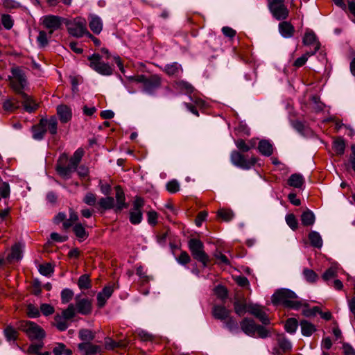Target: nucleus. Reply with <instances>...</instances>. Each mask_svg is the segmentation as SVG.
Here are the masks:
<instances>
[{"instance_id": "58836bf2", "label": "nucleus", "mask_w": 355, "mask_h": 355, "mask_svg": "<svg viewBox=\"0 0 355 355\" xmlns=\"http://www.w3.org/2000/svg\"><path fill=\"white\" fill-rule=\"evenodd\" d=\"M299 323L296 318H289L284 324V329L288 334H293L296 332Z\"/></svg>"}, {"instance_id": "0eeeda50", "label": "nucleus", "mask_w": 355, "mask_h": 355, "mask_svg": "<svg viewBox=\"0 0 355 355\" xmlns=\"http://www.w3.org/2000/svg\"><path fill=\"white\" fill-rule=\"evenodd\" d=\"M78 166L73 165L71 161H69L68 156L66 153H62L59 157L55 170L58 174L64 178H70L71 174L76 171Z\"/></svg>"}, {"instance_id": "6e6d98bb", "label": "nucleus", "mask_w": 355, "mask_h": 355, "mask_svg": "<svg viewBox=\"0 0 355 355\" xmlns=\"http://www.w3.org/2000/svg\"><path fill=\"white\" fill-rule=\"evenodd\" d=\"M217 216L227 222L232 219L234 213L230 209H220L218 211Z\"/></svg>"}, {"instance_id": "13d9d810", "label": "nucleus", "mask_w": 355, "mask_h": 355, "mask_svg": "<svg viewBox=\"0 0 355 355\" xmlns=\"http://www.w3.org/2000/svg\"><path fill=\"white\" fill-rule=\"evenodd\" d=\"M1 24L6 30H10L14 25V20L8 14L1 15Z\"/></svg>"}, {"instance_id": "de8ad7c7", "label": "nucleus", "mask_w": 355, "mask_h": 355, "mask_svg": "<svg viewBox=\"0 0 355 355\" xmlns=\"http://www.w3.org/2000/svg\"><path fill=\"white\" fill-rule=\"evenodd\" d=\"M44 347V343L42 340L38 341L37 343H31L26 350V353L28 354L37 355L40 354V350Z\"/></svg>"}, {"instance_id": "9d476101", "label": "nucleus", "mask_w": 355, "mask_h": 355, "mask_svg": "<svg viewBox=\"0 0 355 355\" xmlns=\"http://www.w3.org/2000/svg\"><path fill=\"white\" fill-rule=\"evenodd\" d=\"M69 33L76 37H82L87 35V23L85 19L76 17L66 23Z\"/></svg>"}, {"instance_id": "e2e57ef3", "label": "nucleus", "mask_w": 355, "mask_h": 355, "mask_svg": "<svg viewBox=\"0 0 355 355\" xmlns=\"http://www.w3.org/2000/svg\"><path fill=\"white\" fill-rule=\"evenodd\" d=\"M166 190L171 193H175L180 190V184L177 180L169 181L166 185Z\"/></svg>"}, {"instance_id": "e433bc0d", "label": "nucleus", "mask_w": 355, "mask_h": 355, "mask_svg": "<svg viewBox=\"0 0 355 355\" xmlns=\"http://www.w3.org/2000/svg\"><path fill=\"white\" fill-rule=\"evenodd\" d=\"M318 42L319 41L318 40L315 33L312 30L307 28L302 39L303 44L304 46H309L311 44H315V46H316V42Z\"/></svg>"}, {"instance_id": "39448f33", "label": "nucleus", "mask_w": 355, "mask_h": 355, "mask_svg": "<svg viewBox=\"0 0 355 355\" xmlns=\"http://www.w3.org/2000/svg\"><path fill=\"white\" fill-rule=\"evenodd\" d=\"M188 248L194 259L207 267L210 261L209 255L204 250V244L199 239L192 238L188 241Z\"/></svg>"}, {"instance_id": "774afa93", "label": "nucleus", "mask_w": 355, "mask_h": 355, "mask_svg": "<svg viewBox=\"0 0 355 355\" xmlns=\"http://www.w3.org/2000/svg\"><path fill=\"white\" fill-rule=\"evenodd\" d=\"M176 260L180 264L186 265L191 261V257L186 251H182L179 257L176 258Z\"/></svg>"}, {"instance_id": "b1692460", "label": "nucleus", "mask_w": 355, "mask_h": 355, "mask_svg": "<svg viewBox=\"0 0 355 355\" xmlns=\"http://www.w3.org/2000/svg\"><path fill=\"white\" fill-rule=\"evenodd\" d=\"M279 32L284 38H291L295 33V28L292 24L287 21H283L279 24Z\"/></svg>"}, {"instance_id": "c756f323", "label": "nucleus", "mask_w": 355, "mask_h": 355, "mask_svg": "<svg viewBox=\"0 0 355 355\" xmlns=\"http://www.w3.org/2000/svg\"><path fill=\"white\" fill-rule=\"evenodd\" d=\"M21 246L19 243H15L12 246L11 252L7 256V262L11 263L12 260L19 261L22 258Z\"/></svg>"}, {"instance_id": "a211bd4d", "label": "nucleus", "mask_w": 355, "mask_h": 355, "mask_svg": "<svg viewBox=\"0 0 355 355\" xmlns=\"http://www.w3.org/2000/svg\"><path fill=\"white\" fill-rule=\"evenodd\" d=\"M114 189L116 191L115 198L116 200L114 211L115 213H119L123 209L128 208V204L125 202V196L122 187L120 185H117Z\"/></svg>"}, {"instance_id": "20e7f679", "label": "nucleus", "mask_w": 355, "mask_h": 355, "mask_svg": "<svg viewBox=\"0 0 355 355\" xmlns=\"http://www.w3.org/2000/svg\"><path fill=\"white\" fill-rule=\"evenodd\" d=\"M15 325L19 331L24 332L30 340H42L45 336V331L37 323L29 320H20Z\"/></svg>"}, {"instance_id": "0e129e2a", "label": "nucleus", "mask_w": 355, "mask_h": 355, "mask_svg": "<svg viewBox=\"0 0 355 355\" xmlns=\"http://www.w3.org/2000/svg\"><path fill=\"white\" fill-rule=\"evenodd\" d=\"M256 333L260 338H266L270 336V331L267 329L263 324H257L256 327Z\"/></svg>"}, {"instance_id": "a19ab883", "label": "nucleus", "mask_w": 355, "mask_h": 355, "mask_svg": "<svg viewBox=\"0 0 355 355\" xmlns=\"http://www.w3.org/2000/svg\"><path fill=\"white\" fill-rule=\"evenodd\" d=\"M176 88L185 92L187 94H191L194 92V87L189 83L184 80H178L175 82Z\"/></svg>"}, {"instance_id": "f3484780", "label": "nucleus", "mask_w": 355, "mask_h": 355, "mask_svg": "<svg viewBox=\"0 0 355 355\" xmlns=\"http://www.w3.org/2000/svg\"><path fill=\"white\" fill-rule=\"evenodd\" d=\"M18 94L20 95L21 98V104L26 112L33 113L38 109L39 104L37 103L31 96H28L24 92Z\"/></svg>"}, {"instance_id": "4468645a", "label": "nucleus", "mask_w": 355, "mask_h": 355, "mask_svg": "<svg viewBox=\"0 0 355 355\" xmlns=\"http://www.w3.org/2000/svg\"><path fill=\"white\" fill-rule=\"evenodd\" d=\"M63 19L56 15H46L44 17L42 24L45 28L50 29L49 34L51 35L54 31L60 28Z\"/></svg>"}, {"instance_id": "5fc2aeb1", "label": "nucleus", "mask_w": 355, "mask_h": 355, "mask_svg": "<svg viewBox=\"0 0 355 355\" xmlns=\"http://www.w3.org/2000/svg\"><path fill=\"white\" fill-rule=\"evenodd\" d=\"M236 146L239 148L241 152H248L250 149L255 147V144L254 143L252 146H250L248 144H246L245 141L243 139H239L235 141Z\"/></svg>"}, {"instance_id": "423d86ee", "label": "nucleus", "mask_w": 355, "mask_h": 355, "mask_svg": "<svg viewBox=\"0 0 355 355\" xmlns=\"http://www.w3.org/2000/svg\"><path fill=\"white\" fill-rule=\"evenodd\" d=\"M12 77L9 76L10 86L16 94L22 93L27 85V79L24 71L19 67H12Z\"/></svg>"}, {"instance_id": "f03ea898", "label": "nucleus", "mask_w": 355, "mask_h": 355, "mask_svg": "<svg viewBox=\"0 0 355 355\" xmlns=\"http://www.w3.org/2000/svg\"><path fill=\"white\" fill-rule=\"evenodd\" d=\"M47 131L52 135L57 134L58 120L55 116L49 119L42 118L38 123L31 127L32 137L35 140H42Z\"/></svg>"}, {"instance_id": "37998d69", "label": "nucleus", "mask_w": 355, "mask_h": 355, "mask_svg": "<svg viewBox=\"0 0 355 355\" xmlns=\"http://www.w3.org/2000/svg\"><path fill=\"white\" fill-rule=\"evenodd\" d=\"M78 286L80 289H89L92 287V281L88 274L80 276L78 280Z\"/></svg>"}, {"instance_id": "864d4df0", "label": "nucleus", "mask_w": 355, "mask_h": 355, "mask_svg": "<svg viewBox=\"0 0 355 355\" xmlns=\"http://www.w3.org/2000/svg\"><path fill=\"white\" fill-rule=\"evenodd\" d=\"M75 310L76 308L73 304H69L67 308L62 311V317L64 318L65 320H71L76 315Z\"/></svg>"}, {"instance_id": "bb28decb", "label": "nucleus", "mask_w": 355, "mask_h": 355, "mask_svg": "<svg viewBox=\"0 0 355 355\" xmlns=\"http://www.w3.org/2000/svg\"><path fill=\"white\" fill-rule=\"evenodd\" d=\"M345 148L346 142L342 137H338L334 139L332 143V149L336 155H343L345 153Z\"/></svg>"}, {"instance_id": "6ab92c4d", "label": "nucleus", "mask_w": 355, "mask_h": 355, "mask_svg": "<svg viewBox=\"0 0 355 355\" xmlns=\"http://www.w3.org/2000/svg\"><path fill=\"white\" fill-rule=\"evenodd\" d=\"M242 331L246 335L254 337L256 334V327L257 324L252 318H244L240 322Z\"/></svg>"}, {"instance_id": "7c9ffc66", "label": "nucleus", "mask_w": 355, "mask_h": 355, "mask_svg": "<svg viewBox=\"0 0 355 355\" xmlns=\"http://www.w3.org/2000/svg\"><path fill=\"white\" fill-rule=\"evenodd\" d=\"M258 149L261 155L266 157H269L273 153L272 145L266 139H262L259 142Z\"/></svg>"}, {"instance_id": "a878e982", "label": "nucleus", "mask_w": 355, "mask_h": 355, "mask_svg": "<svg viewBox=\"0 0 355 355\" xmlns=\"http://www.w3.org/2000/svg\"><path fill=\"white\" fill-rule=\"evenodd\" d=\"M57 114L63 123L69 121L72 117L71 110L66 105H60L57 107Z\"/></svg>"}, {"instance_id": "2f4dec72", "label": "nucleus", "mask_w": 355, "mask_h": 355, "mask_svg": "<svg viewBox=\"0 0 355 355\" xmlns=\"http://www.w3.org/2000/svg\"><path fill=\"white\" fill-rule=\"evenodd\" d=\"M163 71L169 76H178L179 73H182L183 69L179 63L175 62L171 64H167L165 65Z\"/></svg>"}, {"instance_id": "bf43d9fd", "label": "nucleus", "mask_w": 355, "mask_h": 355, "mask_svg": "<svg viewBox=\"0 0 355 355\" xmlns=\"http://www.w3.org/2000/svg\"><path fill=\"white\" fill-rule=\"evenodd\" d=\"M304 306L308 307L309 304H306ZM319 312H320V308L319 306H315L311 309H304L302 311V315L305 317L310 318L315 316L317 313H319Z\"/></svg>"}, {"instance_id": "3c124183", "label": "nucleus", "mask_w": 355, "mask_h": 355, "mask_svg": "<svg viewBox=\"0 0 355 355\" xmlns=\"http://www.w3.org/2000/svg\"><path fill=\"white\" fill-rule=\"evenodd\" d=\"M214 293L218 298L225 300L228 295L227 288L223 285H218L214 288Z\"/></svg>"}, {"instance_id": "473e14b6", "label": "nucleus", "mask_w": 355, "mask_h": 355, "mask_svg": "<svg viewBox=\"0 0 355 355\" xmlns=\"http://www.w3.org/2000/svg\"><path fill=\"white\" fill-rule=\"evenodd\" d=\"M300 325L301 327L302 334L304 336H311L317 330L313 324L306 320H301Z\"/></svg>"}, {"instance_id": "dca6fc26", "label": "nucleus", "mask_w": 355, "mask_h": 355, "mask_svg": "<svg viewBox=\"0 0 355 355\" xmlns=\"http://www.w3.org/2000/svg\"><path fill=\"white\" fill-rule=\"evenodd\" d=\"M76 306L78 313L83 315H89L92 311V301L87 298L78 299V296L76 297Z\"/></svg>"}, {"instance_id": "4d7b16f0", "label": "nucleus", "mask_w": 355, "mask_h": 355, "mask_svg": "<svg viewBox=\"0 0 355 355\" xmlns=\"http://www.w3.org/2000/svg\"><path fill=\"white\" fill-rule=\"evenodd\" d=\"M73 292L70 288H64L61 292V302L62 304H65L69 302L73 297Z\"/></svg>"}, {"instance_id": "ddd939ff", "label": "nucleus", "mask_w": 355, "mask_h": 355, "mask_svg": "<svg viewBox=\"0 0 355 355\" xmlns=\"http://www.w3.org/2000/svg\"><path fill=\"white\" fill-rule=\"evenodd\" d=\"M249 313L257 318L263 325H269L270 319L263 310V307L257 304H251L249 307Z\"/></svg>"}, {"instance_id": "412c9836", "label": "nucleus", "mask_w": 355, "mask_h": 355, "mask_svg": "<svg viewBox=\"0 0 355 355\" xmlns=\"http://www.w3.org/2000/svg\"><path fill=\"white\" fill-rule=\"evenodd\" d=\"M96 207L101 214H103L106 210L112 209H114L115 205L114 198L111 196H107L105 198H100L97 202Z\"/></svg>"}, {"instance_id": "69168bd1", "label": "nucleus", "mask_w": 355, "mask_h": 355, "mask_svg": "<svg viewBox=\"0 0 355 355\" xmlns=\"http://www.w3.org/2000/svg\"><path fill=\"white\" fill-rule=\"evenodd\" d=\"M214 257L218 261V264H223L225 266H230V261L228 258L223 254L220 251L216 250L214 254Z\"/></svg>"}, {"instance_id": "ea45409f", "label": "nucleus", "mask_w": 355, "mask_h": 355, "mask_svg": "<svg viewBox=\"0 0 355 355\" xmlns=\"http://www.w3.org/2000/svg\"><path fill=\"white\" fill-rule=\"evenodd\" d=\"M78 337L83 342H92L95 338V333L88 329H81L78 331Z\"/></svg>"}, {"instance_id": "1a4fd4ad", "label": "nucleus", "mask_w": 355, "mask_h": 355, "mask_svg": "<svg viewBox=\"0 0 355 355\" xmlns=\"http://www.w3.org/2000/svg\"><path fill=\"white\" fill-rule=\"evenodd\" d=\"M230 160L234 166L244 170H249L256 164L258 159L254 156L247 159V157L239 151L233 150L230 155Z\"/></svg>"}, {"instance_id": "79ce46f5", "label": "nucleus", "mask_w": 355, "mask_h": 355, "mask_svg": "<svg viewBox=\"0 0 355 355\" xmlns=\"http://www.w3.org/2000/svg\"><path fill=\"white\" fill-rule=\"evenodd\" d=\"M3 109L7 112H14L19 107V101L16 99H8L3 103Z\"/></svg>"}, {"instance_id": "c03bdc74", "label": "nucleus", "mask_w": 355, "mask_h": 355, "mask_svg": "<svg viewBox=\"0 0 355 355\" xmlns=\"http://www.w3.org/2000/svg\"><path fill=\"white\" fill-rule=\"evenodd\" d=\"M84 154L85 150L83 148H79L73 153V155L69 159V161H71L73 165L78 166Z\"/></svg>"}, {"instance_id": "f704fd0d", "label": "nucleus", "mask_w": 355, "mask_h": 355, "mask_svg": "<svg viewBox=\"0 0 355 355\" xmlns=\"http://www.w3.org/2000/svg\"><path fill=\"white\" fill-rule=\"evenodd\" d=\"M311 246L320 249L322 247V239L320 234L316 231H311L308 236Z\"/></svg>"}, {"instance_id": "f257e3e1", "label": "nucleus", "mask_w": 355, "mask_h": 355, "mask_svg": "<svg viewBox=\"0 0 355 355\" xmlns=\"http://www.w3.org/2000/svg\"><path fill=\"white\" fill-rule=\"evenodd\" d=\"M297 295L288 288L277 289L271 297L273 305H282L285 308L298 310L302 306L300 301L296 300Z\"/></svg>"}, {"instance_id": "a18cd8bd", "label": "nucleus", "mask_w": 355, "mask_h": 355, "mask_svg": "<svg viewBox=\"0 0 355 355\" xmlns=\"http://www.w3.org/2000/svg\"><path fill=\"white\" fill-rule=\"evenodd\" d=\"M84 154L85 150L83 148H79L73 153V155L69 159V161H71L73 165L78 166Z\"/></svg>"}, {"instance_id": "2eb2a0df", "label": "nucleus", "mask_w": 355, "mask_h": 355, "mask_svg": "<svg viewBox=\"0 0 355 355\" xmlns=\"http://www.w3.org/2000/svg\"><path fill=\"white\" fill-rule=\"evenodd\" d=\"M81 355H96L101 352V347L92 342H82L78 345Z\"/></svg>"}, {"instance_id": "052dcab7", "label": "nucleus", "mask_w": 355, "mask_h": 355, "mask_svg": "<svg viewBox=\"0 0 355 355\" xmlns=\"http://www.w3.org/2000/svg\"><path fill=\"white\" fill-rule=\"evenodd\" d=\"M286 222L292 230H296L298 227V222L293 214H289L286 216Z\"/></svg>"}, {"instance_id": "cd10ccee", "label": "nucleus", "mask_w": 355, "mask_h": 355, "mask_svg": "<svg viewBox=\"0 0 355 355\" xmlns=\"http://www.w3.org/2000/svg\"><path fill=\"white\" fill-rule=\"evenodd\" d=\"M18 329L16 327H14L11 324L7 325L6 327L3 330V334L6 338V340L8 342H15L19 337Z\"/></svg>"}, {"instance_id": "338daca9", "label": "nucleus", "mask_w": 355, "mask_h": 355, "mask_svg": "<svg viewBox=\"0 0 355 355\" xmlns=\"http://www.w3.org/2000/svg\"><path fill=\"white\" fill-rule=\"evenodd\" d=\"M27 315L31 318H35L40 315L39 309L32 304L27 306Z\"/></svg>"}, {"instance_id": "c9c22d12", "label": "nucleus", "mask_w": 355, "mask_h": 355, "mask_svg": "<svg viewBox=\"0 0 355 355\" xmlns=\"http://www.w3.org/2000/svg\"><path fill=\"white\" fill-rule=\"evenodd\" d=\"M315 215L310 209H307L301 215V222L304 226H311L315 223Z\"/></svg>"}, {"instance_id": "393cba45", "label": "nucleus", "mask_w": 355, "mask_h": 355, "mask_svg": "<svg viewBox=\"0 0 355 355\" xmlns=\"http://www.w3.org/2000/svg\"><path fill=\"white\" fill-rule=\"evenodd\" d=\"M89 26L94 34L98 35L103 29V21L98 16L90 15L89 16Z\"/></svg>"}, {"instance_id": "603ef678", "label": "nucleus", "mask_w": 355, "mask_h": 355, "mask_svg": "<svg viewBox=\"0 0 355 355\" xmlns=\"http://www.w3.org/2000/svg\"><path fill=\"white\" fill-rule=\"evenodd\" d=\"M54 320L55 322V326L59 331H63L68 328V324L66 321L67 320L62 316L57 315L55 316Z\"/></svg>"}, {"instance_id": "c85d7f7f", "label": "nucleus", "mask_w": 355, "mask_h": 355, "mask_svg": "<svg viewBox=\"0 0 355 355\" xmlns=\"http://www.w3.org/2000/svg\"><path fill=\"white\" fill-rule=\"evenodd\" d=\"M304 183L303 176L300 173L292 174L287 180V184L292 187L300 189Z\"/></svg>"}, {"instance_id": "09e8293b", "label": "nucleus", "mask_w": 355, "mask_h": 355, "mask_svg": "<svg viewBox=\"0 0 355 355\" xmlns=\"http://www.w3.org/2000/svg\"><path fill=\"white\" fill-rule=\"evenodd\" d=\"M39 272L44 276H51L54 272V268L50 263L41 264L39 266Z\"/></svg>"}, {"instance_id": "6e6552de", "label": "nucleus", "mask_w": 355, "mask_h": 355, "mask_svg": "<svg viewBox=\"0 0 355 355\" xmlns=\"http://www.w3.org/2000/svg\"><path fill=\"white\" fill-rule=\"evenodd\" d=\"M89 67L103 76H110L113 73L114 69L109 64L101 61L102 57L98 53H93L88 56Z\"/></svg>"}, {"instance_id": "aec40b11", "label": "nucleus", "mask_w": 355, "mask_h": 355, "mask_svg": "<svg viewBox=\"0 0 355 355\" xmlns=\"http://www.w3.org/2000/svg\"><path fill=\"white\" fill-rule=\"evenodd\" d=\"M234 312L239 316H243L246 312L249 313V307L251 304H248L245 297H235L234 301Z\"/></svg>"}, {"instance_id": "9b49d317", "label": "nucleus", "mask_w": 355, "mask_h": 355, "mask_svg": "<svg viewBox=\"0 0 355 355\" xmlns=\"http://www.w3.org/2000/svg\"><path fill=\"white\" fill-rule=\"evenodd\" d=\"M145 205V200L139 196H135L134 198L132 208L130 210L129 220L132 225H139L143 219L142 208Z\"/></svg>"}, {"instance_id": "72a5a7b5", "label": "nucleus", "mask_w": 355, "mask_h": 355, "mask_svg": "<svg viewBox=\"0 0 355 355\" xmlns=\"http://www.w3.org/2000/svg\"><path fill=\"white\" fill-rule=\"evenodd\" d=\"M72 230L79 241H83L89 236V233L86 231L85 227L80 223H76L73 226Z\"/></svg>"}, {"instance_id": "4c0bfd02", "label": "nucleus", "mask_w": 355, "mask_h": 355, "mask_svg": "<svg viewBox=\"0 0 355 355\" xmlns=\"http://www.w3.org/2000/svg\"><path fill=\"white\" fill-rule=\"evenodd\" d=\"M125 343L122 340L117 342L110 337L105 338V348L107 350H113L116 348H125Z\"/></svg>"}, {"instance_id": "49530a36", "label": "nucleus", "mask_w": 355, "mask_h": 355, "mask_svg": "<svg viewBox=\"0 0 355 355\" xmlns=\"http://www.w3.org/2000/svg\"><path fill=\"white\" fill-rule=\"evenodd\" d=\"M225 326L231 332L236 331L239 330V324L237 320L233 317L230 315L225 321Z\"/></svg>"}, {"instance_id": "4be33fe9", "label": "nucleus", "mask_w": 355, "mask_h": 355, "mask_svg": "<svg viewBox=\"0 0 355 355\" xmlns=\"http://www.w3.org/2000/svg\"><path fill=\"white\" fill-rule=\"evenodd\" d=\"M231 314V311L223 305H215L212 309V315L216 320L225 321Z\"/></svg>"}, {"instance_id": "7ed1b4c3", "label": "nucleus", "mask_w": 355, "mask_h": 355, "mask_svg": "<svg viewBox=\"0 0 355 355\" xmlns=\"http://www.w3.org/2000/svg\"><path fill=\"white\" fill-rule=\"evenodd\" d=\"M128 80L141 83L142 85V92L149 95H154L155 92L161 87L162 84V77L158 74L132 76L128 77Z\"/></svg>"}, {"instance_id": "f8f14e48", "label": "nucleus", "mask_w": 355, "mask_h": 355, "mask_svg": "<svg viewBox=\"0 0 355 355\" xmlns=\"http://www.w3.org/2000/svg\"><path fill=\"white\" fill-rule=\"evenodd\" d=\"M277 343L278 347L272 348V354L275 355H283L284 354L291 351L292 344L284 334H278L277 335Z\"/></svg>"}, {"instance_id": "5701e85b", "label": "nucleus", "mask_w": 355, "mask_h": 355, "mask_svg": "<svg viewBox=\"0 0 355 355\" xmlns=\"http://www.w3.org/2000/svg\"><path fill=\"white\" fill-rule=\"evenodd\" d=\"M272 16L277 20H284L288 17L289 10L284 4L269 8Z\"/></svg>"}, {"instance_id": "8fccbe9b", "label": "nucleus", "mask_w": 355, "mask_h": 355, "mask_svg": "<svg viewBox=\"0 0 355 355\" xmlns=\"http://www.w3.org/2000/svg\"><path fill=\"white\" fill-rule=\"evenodd\" d=\"M303 275L306 280L310 283H314L318 279L317 273L313 270L309 268H304L303 270Z\"/></svg>"}, {"instance_id": "680f3d73", "label": "nucleus", "mask_w": 355, "mask_h": 355, "mask_svg": "<svg viewBox=\"0 0 355 355\" xmlns=\"http://www.w3.org/2000/svg\"><path fill=\"white\" fill-rule=\"evenodd\" d=\"M83 202L89 206H95L97 202L96 194L87 192L84 196Z\"/></svg>"}]
</instances>
